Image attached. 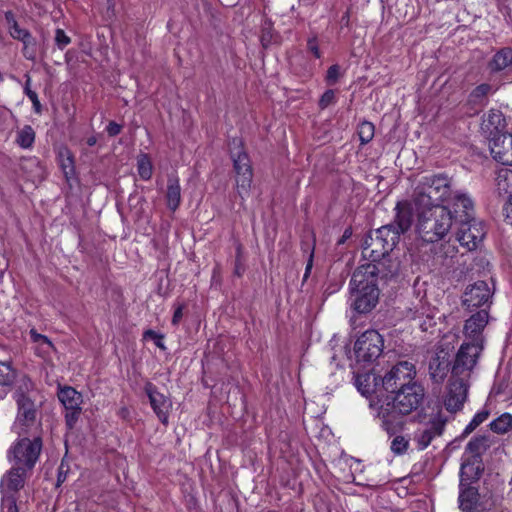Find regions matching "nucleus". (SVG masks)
I'll list each match as a JSON object with an SVG mask.
<instances>
[{
	"label": "nucleus",
	"instance_id": "obj_34",
	"mask_svg": "<svg viewBox=\"0 0 512 512\" xmlns=\"http://www.w3.org/2000/svg\"><path fill=\"white\" fill-rule=\"evenodd\" d=\"M58 162L67 179L75 173L74 157L67 147H61L58 150Z\"/></svg>",
	"mask_w": 512,
	"mask_h": 512
},
{
	"label": "nucleus",
	"instance_id": "obj_7",
	"mask_svg": "<svg viewBox=\"0 0 512 512\" xmlns=\"http://www.w3.org/2000/svg\"><path fill=\"white\" fill-rule=\"evenodd\" d=\"M399 267V263H392L387 269H383L379 264L364 263L360 265L353 273L349 287L350 290L357 289H378V277L387 278L393 276Z\"/></svg>",
	"mask_w": 512,
	"mask_h": 512
},
{
	"label": "nucleus",
	"instance_id": "obj_42",
	"mask_svg": "<svg viewBox=\"0 0 512 512\" xmlns=\"http://www.w3.org/2000/svg\"><path fill=\"white\" fill-rule=\"evenodd\" d=\"M15 378V371L8 362H0V385H10Z\"/></svg>",
	"mask_w": 512,
	"mask_h": 512
},
{
	"label": "nucleus",
	"instance_id": "obj_38",
	"mask_svg": "<svg viewBox=\"0 0 512 512\" xmlns=\"http://www.w3.org/2000/svg\"><path fill=\"white\" fill-rule=\"evenodd\" d=\"M490 429L497 434L507 433L512 429V415L503 413L490 423Z\"/></svg>",
	"mask_w": 512,
	"mask_h": 512
},
{
	"label": "nucleus",
	"instance_id": "obj_16",
	"mask_svg": "<svg viewBox=\"0 0 512 512\" xmlns=\"http://www.w3.org/2000/svg\"><path fill=\"white\" fill-rule=\"evenodd\" d=\"M493 158L503 165H512V134L495 135L489 141Z\"/></svg>",
	"mask_w": 512,
	"mask_h": 512
},
{
	"label": "nucleus",
	"instance_id": "obj_57",
	"mask_svg": "<svg viewBox=\"0 0 512 512\" xmlns=\"http://www.w3.org/2000/svg\"><path fill=\"white\" fill-rule=\"evenodd\" d=\"M30 83H31V79L29 76H27V79H26V83H25V87H24V92L25 94L28 96V92L29 91H32L31 88H30Z\"/></svg>",
	"mask_w": 512,
	"mask_h": 512
},
{
	"label": "nucleus",
	"instance_id": "obj_37",
	"mask_svg": "<svg viewBox=\"0 0 512 512\" xmlns=\"http://www.w3.org/2000/svg\"><path fill=\"white\" fill-rule=\"evenodd\" d=\"M5 19L7 21L8 27H9L10 35L13 38L21 40L26 44L28 42V40L31 38L29 32L27 30L21 29L19 27L12 12H6Z\"/></svg>",
	"mask_w": 512,
	"mask_h": 512
},
{
	"label": "nucleus",
	"instance_id": "obj_31",
	"mask_svg": "<svg viewBox=\"0 0 512 512\" xmlns=\"http://www.w3.org/2000/svg\"><path fill=\"white\" fill-rule=\"evenodd\" d=\"M436 309L427 305H422L420 310L415 312L414 319L418 321V325L422 331H428L435 322Z\"/></svg>",
	"mask_w": 512,
	"mask_h": 512
},
{
	"label": "nucleus",
	"instance_id": "obj_41",
	"mask_svg": "<svg viewBox=\"0 0 512 512\" xmlns=\"http://www.w3.org/2000/svg\"><path fill=\"white\" fill-rule=\"evenodd\" d=\"M358 135L361 144L369 143L374 137V125L371 122L363 121L358 127Z\"/></svg>",
	"mask_w": 512,
	"mask_h": 512
},
{
	"label": "nucleus",
	"instance_id": "obj_44",
	"mask_svg": "<svg viewBox=\"0 0 512 512\" xmlns=\"http://www.w3.org/2000/svg\"><path fill=\"white\" fill-rule=\"evenodd\" d=\"M494 88L487 83L478 85L471 93V97L474 99H481L486 97L489 93L493 92Z\"/></svg>",
	"mask_w": 512,
	"mask_h": 512
},
{
	"label": "nucleus",
	"instance_id": "obj_4",
	"mask_svg": "<svg viewBox=\"0 0 512 512\" xmlns=\"http://www.w3.org/2000/svg\"><path fill=\"white\" fill-rule=\"evenodd\" d=\"M419 212L417 232L428 243L438 242L449 233L455 214L448 205H436L432 208H417Z\"/></svg>",
	"mask_w": 512,
	"mask_h": 512
},
{
	"label": "nucleus",
	"instance_id": "obj_5",
	"mask_svg": "<svg viewBox=\"0 0 512 512\" xmlns=\"http://www.w3.org/2000/svg\"><path fill=\"white\" fill-rule=\"evenodd\" d=\"M30 474V471L11 465V468L2 476L0 481L2 512H18L15 496L24 487Z\"/></svg>",
	"mask_w": 512,
	"mask_h": 512
},
{
	"label": "nucleus",
	"instance_id": "obj_51",
	"mask_svg": "<svg viewBox=\"0 0 512 512\" xmlns=\"http://www.w3.org/2000/svg\"><path fill=\"white\" fill-rule=\"evenodd\" d=\"M505 220L512 225V197L509 198L508 202L504 206Z\"/></svg>",
	"mask_w": 512,
	"mask_h": 512
},
{
	"label": "nucleus",
	"instance_id": "obj_48",
	"mask_svg": "<svg viewBox=\"0 0 512 512\" xmlns=\"http://www.w3.org/2000/svg\"><path fill=\"white\" fill-rule=\"evenodd\" d=\"M335 94L332 90H327L321 97L319 105L321 108H326L334 100Z\"/></svg>",
	"mask_w": 512,
	"mask_h": 512
},
{
	"label": "nucleus",
	"instance_id": "obj_8",
	"mask_svg": "<svg viewBox=\"0 0 512 512\" xmlns=\"http://www.w3.org/2000/svg\"><path fill=\"white\" fill-rule=\"evenodd\" d=\"M384 341L376 330L362 333L354 344V358L358 365L365 366L373 363L383 352Z\"/></svg>",
	"mask_w": 512,
	"mask_h": 512
},
{
	"label": "nucleus",
	"instance_id": "obj_35",
	"mask_svg": "<svg viewBox=\"0 0 512 512\" xmlns=\"http://www.w3.org/2000/svg\"><path fill=\"white\" fill-rule=\"evenodd\" d=\"M489 447V440L486 436H476L472 438L467 446L466 451L471 454L474 461L480 462L479 458L482 452Z\"/></svg>",
	"mask_w": 512,
	"mask_h": 512
},
{
	"label": "nucleus",
	"instance_id": "obj_46",
	"mask_svg": "<svg viewBox=\"0 0 512 512\" xmlns=\"http://www.w3.org/2000/svg\"><path fill=\"white\" fill-rule=\"evenodd\" d=\"M340 76V67L338 65H332L326 74V81L329 85H333L337 82Z\"/></svg>",
	"mask_w": 512,
	"mask_h": 512
},
{
	"label": "nucleus",
	"instance_id": "obj_58",
	"mask_svg": "<svg viewBox=\"0 0 512 512\" xmlns=\"http://www.w3.org/2000/svg\"><path fill=\"white\" fill-rule=\"evenodd\" d=\"M145 337H150V338H159V336L152 330H148L145 332L144 334Z\"/></svg>",
	"mask_w": 512,
	"mask_h": 512
},
{
	"label": "nucleus",
	"instance_id": "obj_39",
	"mask_svg": "<svg viewBox=\"0 0 512 512\" xmlns=\"http://www.w3.org/2000/svg\"><path fill=\"white\" fill-rule=\"evenodd\" d=\"M137 171L142 180H149L152 177L153 166L147 154H140L138 156Z\"/></svg>",
	"mask_w": 512,
	"mask_h": 512
},
{
	"label": "nucleus",
	"instance_id": "obj_25",
	"mask_svg": "<svg viewBox=\"0 0 512 512\" xmlns=\"http://www.w3.org/2000/svg\"><path fill=\"white\" fill-rule=\"evenodd\" d=\"M371 235L381 242L382 247H384V251L392 252L398 243L400 233L394 226L386 225L378 228Z\"/></svg>",
	"mask_w": 512,
	"mask_h": 512
},
{
	"label": "nucleus",
	"instance_id": "obj_17",
	"mask_svg": "<svg viewBox=\"0 0 512 512\" xmlns=\"http://www.w3.org/2000/svg\"><path fill=\"white\" fill-rule=\"evenodd\" d=\"M491 296L490 289L486 282L477 281L468 286L463 294L462 303L467 309L480 307L488 302Z\"/></svg>",
	"mask_w": 512,
	"mask_h": 512
},
{
	"label": "nucleus",
	"instance_id": "obj_49",
	"mask_svg": "<svg viewBox=\"0 0 512 512\" xmlns=\"http://www.w3.org/2000/svg\"><path fill=\"white\" fill-rule=\"evenodd\" d=\"M28 98L30 99V101L33 104V109H34L35 113L40 114L42 111V106L39 101L37 93L35 91H29Z\"/></svg>",
	"mask_w": 512,
	"mask_h": 512
},
{
	"label": "nucleus",
	"instance_id": "obj_21",
	"mask_svg": "<svg viewBox=\"0 0 512 512\" xmlns=\"http://www.w3.org/2000/svg\"><path fill=\"white\" fill-rule=\"evenodd\" d=\"M445 426V420L440 417L433 418L427 427L419 429L415 433V441L417 442L418 448L423 450L427 448L431 441L442 434Z\"/></svg>",
	"mask_w": 512,
	"mask_h": 512
},
{
	"label": "nucleus",
	"instance_id": "obj_28",
	"mask_svg": "<svg viewBox=\"0 0 512 512\" xmlns=\"http://www.w3.org/2000/svg\"><path fill=\"white\" fill-rule=\"evenodd\" d=\"M22 169L26 173L28 180L33 183L41 182L46 175L44 166L35 157L24 160Z\"/></svg>",
	"mask_w": 512,
	"mask_h": 512
},
{
	"label": "nucleus",
	"instance_id": "obj_14",
	"mask_svg": "<svg viewBox=\"0 0 512 512\" xmlns=\"http://www.w3.org/2000/svg\"><path fill=\"white\" fill-rule=\"evenodd\" d=\"M362 254L365 259L369 260L368 263L379 264L383 269H387L392 263H398L391 258L390 251H384L381 242L372 235L365 240Z\"/></svg>",
	"mask_w": 512,
	"mask_h": 512
},
{
	"label": "nucleus",
	"instance_id": "obj_43",
	"mask_svg": "<svg viewBox=\"0 0 512 512\" xmlns=\"http://www.w3.org/2000/svg\"><path fill=\"white\" fill-rule=\"evenodd\" d=\"M409 447V440L404 436L398 435L394 437L390 444V449L395 455L404 454Z\"/></svg>",
	"mask_w": 512,
	"mask_h": 512
},
{
	"label": "nucleus",
	"instance_id": "obj_40",
	"mask_svg": "<svg viewBox=\"0 0 512 512\" xmlns=\"http://www.w3.org/2000/svg\"><path fill=\"white\" fill-rule=\"evenodd\" d=\"M31 337L34 342L38 343V350L41 351L43 355L50 354V352L54 349L52 342L46 336L31 330Z\"/></svg>",
	"mask_w": 512,
	"mask_h": 512
},
{
	"label": "nucleus",
	"instance_id": "obj_27",
	"mask_svg": "<svg viewBox=\"0 0 512 512\" xmlns=\"http://www.w3.org/2000/svg\"><path fill=\"white\" fill-rule=\"evenodd\" d=\"M481 473L480 462L474 460H465L460 468V487L468 486L470 483L478 479Z\"/></svg>",
	"mask_w": 512,
	"mask_h": 512
},
{
	"label": "nucleus",
	"instance_id": "obj_56",
	"mask_svg": "<svg viewBox=\"0 0 512 512\" xmlns=\"http://www.w3.org/2000/svg\"><path fill=\"white\" fill-rule=\"evenodd\" d=\"M313 254L310 255V258H309V261L307 263V266H306V270H305V275H304V278H307L308 277V274L310 273L311 271V268H312V262H313Z\"/></svg>",
	"mask_w": 512,
	"mask_h": 512
},
{
	"label": "nucleus",
	"instance_id": "obj_3",
	"mask_svg": "<svg viewBox=\"0 0 512 512\" xmlns=\"http://www.w3.org/2000/svg\"><path fill=\"white\" fill-rule=\"evenodd\" d=\"M455 222L460 223L457 231V241L468 251L478 248L485 236L484 226L481 221L473 217V202L466 194L454 196Z\"/></svg>",
	"mask_w": 512,
	"mask_h": 512
},
{
	"label": "nucleus",
	"instance_id": "obj_52",
	"mask_svg": "<svg viewBox=\"0 0 512 512\" xmlns=\"http://www.w3.org/2000/svg\"><path fill=\"white\" fill-rule=\"evenodd\" d=\"M121 126L115 122H110L106 128L110 136H116L121 132Z\"/></svg>",
	"mask_w": 512,
	"mask_h": 512
},
{
	"label": "nucleus",
	"instance_id": "obj_29",
	"mask_svg": "<svg viewBox=\"0 0 512 512\" xmlns=\"http://www.w3.org/2000/svg\"><path fill=\"white\" fill-rule=\"evenodd\" d=\"M58 398L66 410L80 409L82 396L72 387H63L59 389Z\"/></svg>",
	"mask_w": 512,
	"mask_h": 512
},
{
	"label": "nucleus",
	"instance_id": "obj_20",
	"mask_svg": "<svg viewBox=\"0 0 512 512\" xmlns=\"http://www.w3.org/2000/svg\"><path fill=\"white\" fill-rule=\"evenodd\" d=\"M352 296V306L358 313H368L377 304L379 298V289L372 290H350Z\"/></svg>",
	"mask_w": 512,
	"mask_h": 512
},
{
	"label": "nucleus",
	"instance_id": "obj_11",
	"mask_svg": "<svg viewBox=\"0 0 512 512\" xmlns=\"http://www.w3.org/2000/svg\"><path fill=\"white\" fill-rule=\"evenodd\" d=\"M415 375L416 371L412 363L407 361L399 362L383 377L382 389L389 394H393L406 386L416 383L413 381Z\"/></svg>",
	"mask_w": 512,
	"mask_h": 512
},
{
	"label": "nucleus",
	"instance_id": "obj_24",
	"mask_svg": "<svg viewBox=\"0 0 512 512\" xmlns=\"http://www.w3.org/2000/svg\"><path fill=\"white\" fill-rule=\"evenodd\" d=\"M481 128L488 133L491 138L495 135H500L501 131L505 128V118L501 111L492 109L484 117Z\"/></svg>",
	"mask_w": 512,
	"mask_h": 512
},
{
	"label": "nucleus",
	"instance_id": "obj_30",
	"mask_svg": "<svg viewBox=\"0 0 512 512\" xmlns=\"http://www.w3.org/2000/svg\"><path fill=\"white\" fill-rule=\"evenodd\" d=\"M166 201L168 208L172 211H175L181 203V187L176 177L168 178Z\"/></svg>",
	"mask_w": 512,
	"mask_h": 512
},
{
	"label": "nucleus",
	"instance_id": "obj_47",
	"mask_svg": "<svg viewBox=\"0 0 512 512\" xmlns=\"http://www.w3.org/2000/svg\"><path fill=\"white\" fill-rule=\"evenodd\" d=\"M80 409L67 410L65 415L66 424L69 428H72L77 421Z\"/></svg>",
	"mask_w": 512,
	"mask_h": 512
},
{
	"label": "nucleus",
	"instance_id": "obj_23",
	"mask_svg": "<svg viewBox=\"0 0 512 512\" xmlns=\"http://www.w3.org/2000/svg\"><path fill=\"white\" fill-rule=\"evenodd\" d=\"M395 210H396L395 223L397 226L395 228L401 234V233L406 232L412 225V221H413L412 204L409 201H400L397 203Z\"/></svg>",
	"mask_w": 512,
	"mask_h": 512
},
{
	"label": "nucleus",
	"instance_id": "obj_62",
	"mask_svg": "<svg viewBox=\"0 0 512 512\" xmlns=\"http://www.w3.org/2000/svg\"><path fill=\"white\" fill-rule=\"evenodd\" d=\"M62 479H63V476H61V473H60L58 476V482L62 481Z\"/></svg>",
	"mask_w": 512,
	"mask_h": 512
},
{
	"label": "nucleus",
	"instance_id": "obj_12",
	"mask_svg": "<svg viewBox=\"0 0 512 512\" xmlns=\"http://www.w3.org/2000/svg\"><path fill=\"white\" fill-rule=\"evenodd\" d=\"M483 346L477 342H464L458 350L452 367L453 377H467L475 367Z\"/></svg>",
	"mask_w": 512,
	"mask_h": 512
},
{
	"label": "nucleus",
	"instance_id": "obj_1",
	"mask_svg": "<svg viewBox=\"0 0 512 512\" xmlns=\"http://www.w3.org/2000/svg\"><path fill=\"white\" fill-rule=\"evenodd\" d=\"M424 398V389L418 383L406 386L377 401L371 400L370 407L375 417L381 421V427L389 434H394L401 425V417L416 410Z\"/></svg>",
	"mask_w": 512,
	"mask_h": 512
},
{
	"label": "nucleus",
	"instance_id": "obj_45",
	"mask_svg": "<svg viewBox=\"0 0 512 512\" xmlns=\"http://www.w3.org/2000/svg\"><path fill=\"white\" fill-rule=\"evenodd\" d=\"M55 41L59 49H64L70 43V38L62 29H57L55 33Z\"/></svg>",
	"mask_w": 512,
	"mask_h": 512
},
{
	"label": "nucleus",
	"instance_id": "obj_32",
	"mask_svg": "<svg viewBox=\"0 0 512 512\" xmlns=\"http://www.w3.org/2000/svg\"><path fill=\"white\" fill-rule=\"evenodd\" d=\"M512 64V48H503L495 53L489 62V68L493 72L502 71Z\"/></svg>",
	"mask_w": 512,
	"mask_h": 512
},
{
	"label": "nucleus",
	"instance_id": "obj_59",
	"mask_svg": "<svg viewBox=\"0 0 512 512\" xmlns=\"http://www.w3.org/2000/svg\"><path fill=\"white\" fill-rule=\"evenodd\" d=\"M96 142H97V139H96V137H95V136H91V137H89V138L87 139V144H88L89 146H94V145L96 144Z\"/></svg>",
	"mask_w": 512,
	"mask_h": 512
},
{
	"label": "nucleus",
	"instance_id": "obj_15",
	"mask_svg": "<svg viewBox=\"0 0 512 512\" xmlns=\"http://www.w3.org/2000/svg\"><path fill=\"white\" fill-rule=\"evenodd\" d=\"M467 385L465 377H453L449 382L446 395L444 397V406L449 412H456L461 409L466 399Z\"/></svg>",
	"mask_w": 512,
	"mask_h": 512
},
{
	"label": "nucleus",
	"instance_id": "obj_53",
	"mask_svg": "<svg viewBox=\"0 0 512 512\" xmlns=\"http://www.w3.org/2000/svg\"><path fill=\"white\" fill-rule=\"evenodd\" d=\"M489 413L487 411H480L474 415L472 418V421L474 424L479 426L481 423H483L488 418Z\"/></svg>",
	"mask_w": 512,
	"mask_h": 512
},
{
	"label": "nucleus",
	"instance_id": "obj_33",
	"mask_svg": "<svg viewBox=\"0 0 512 512\" xmlns=\"http://www.w3.org/2000/svg\"><path fill=\"white\" fill-rule=\"evenodd\" d=\"M496 189L500 195L512 197V170L502 168L498 171L496 177Z\"/></svg>",
	"mask_w": 512,
	"mask_h": 512
},
{
	"label": "nucleus",
	"instance_id": "obj_9",
	"mask_svg": "<svg viewBox=\"0 0 512 512\" xmlns=\"http://www.w3.org/2000/svg\"><path fill=\"white\" fill-rule=\"evenodd\" d=\"M458 334L448 332L439 342L435 357L430 360L429 372L435 382H441L446 377L450 368V354L458 343Z\"/></svg>",
	"mask_w": 512,
	"mask_h": 512
},
{
	"label": "nucleus",
	"instance_id": "obj_63",
	"mask_svg": "<svg viewBox=\"0 0 512 512\" xmlns=\"http://www.w3.org/2000/svg\"><path fill=\"white\" fill-rule=\"evenodd\" d=\"M62 479H63V476H61V473H60L58 476V482L62 481Z\"/></svg>",
	"mask_w": 512,
	"mask_h": 512
},
{
	"label": "nucleus",
	"instance_id": "obj_55",
	"mask_svg": "<svg viewBox=\"0 0 512 512\" xmlns=\"http://www.w3.org/2000/svg\"><path fill=\"white\" fill-rule=\"evenodd\" d=\"M478 426L474 424V422L471 420L469 424L464 429V434H470L472 431H474Z\"/></svg>",
	"mask_w": 512,
	"mask_h": 512
},
{
	"label": "nucleus",
	"instance_id": "obj_26",
	"mask_svg": "<svg viewBox=\"0 0 512 512\" xmlns=\"http://www.w3.org/2000/svg\"><path fill=\"white\" fill-rule=\"evenodd\" d=\"M479 493L476 488L468 485L460 487L459 507L463 512H476Z\"/></svg>",
	"mask_w": 512,
	"mask_h": 512
},
{
	"label": "nucleus",
	"instance_id": "obj_10",
	"mask_svg": "<svg viewBox=\"0 0 512 512\" xmlns=\"http://www.w3.org/2000/svg\"><path fill=\"white\" fill-rule=\"evenodd\" d=\"M14 398L18 405V413L13 424V430L18 435L36 432L39 424L36 421V409L34 403L22 392H16Z\"/></svg>",
	"mask_w": 512,
	"mask_h": 512
},
{
	"label": "nucleus",
	"instance_id": "obj_19",
	"mask_svg": "<svg viewBox=\"0 0 512 512\" xmlns=\"http://www.w3.org/2000/svg\"><path fill=\"white\" fill-rule=\"evenodd\" d=\"M487 323L488 313L484 309L477 311L465 321L463 332L465 337L470 340L469 342H477L482 345V332Z\"/></svg>",
	"mask_w": 512,
	"mask_h": 512
},
{
	"label": "nucleus",
	"instance_id": "obj_36",
	"mask_svg": "<svg viewBox=\"0 0 512 512\" xmlns=\"http://www.w3.org/2000/svg\"><path fill=\"white\" fill-rule=\"evenodd\" d=\"M15 142L23 149L31 148L35 142L34 129L30 125H25L22 128H19L16 131Z\"/></svg>",
	"mask_w": 512,
	"mask_h": 512
},
{
	"label": "nucleus",
	"instance_id": "obj_18",
	"mask_svg": "<svg viewBox=\"0 0 512 512\" xmlns=\"http://www.w3.org/2000/svg\"><path fill=\"white\" fill-rule=\"evenodd\" d=\"M145 391L150 400L151 407L158 419L163 424H167L169 413L172 408L171 400L164 394L157 391L156 387L151 383L146 384Z\"/></svg>",
	"mask_w": 512,
	"mask_h": 512
},
{
	"label": "nucleus",
	"instance_id": "obj_61",
	"mask_svg": "<svg viewBox=\"0 0 512 512\" xmlns=\"http://www.w3.org/2000/svg\"><path fill=\"white\" fill-rule=\"evenodd\" d=\"M156 345L159 346V347H163V345L161 343V338L160 337L158 338V341H156Z\"/></svg>",
	"mask_w": 512,
	"mask_h": 512
},
{
	"label": "nucleus",
	"instance_id": "obj_54",
	"mask_svg": "<svg viewBox=\"0 0 512 512\" xmlns=\"http://www.w3.org/2000/svg\"><path fill=\"white\" fill-rule=\"evenodd\" d=\"M182 316H183V306L180 305L174 311L173 318H172V323L174 325H177L180 322Z\"/></svg>",
	"mask_w": 512,
	"mask_h": 512
},
{
	"label": "nucleus",
	"instance_id": "obj_50",
	"mask_svg": "<svg viewBox=\"0 0 512 512\" xmlns=\"http://www.w3.org/2000/svg\"><path fill=\"white\" fill-rule=\"evenodd\" d=\"M308 49L314 54L316 58H320L321 53L318 47L317 39L315 37L308 40Z\"/></svg>",
	"mask_w": 512,
	"mask_h": 512
},
{
	"label": "nucleus",
	"instance_id": "obj_22",
	"mask_svg": "<svg viewBox=\"0 0 512 512\" xmlns=\"http://www.w3.org/2000/svg\"><path fill=\"white\" fill-rule=\"evenodd\" d=\"M377 377L371 373L357 374L355 385L357 390L365 397L376 394V401L383 397L382 386L378 387ZM375 401V399H373Z\"/></svg>",
	"mask_w": 512,
	"mask_h": 512
},
{
	"label": "nucleus",
	"instance_id": "obj_6",
	"mask_svg": "<svg viewBox=\"0 0 512 512\" xmlns=\"http://www.w3.org/2000/svg\"><path fill=\"white\" fill-rule=\"evenodd\" d=\"M42 450V441L39 437L33 440L21 438L15 441L8 450L7 458L11 465L21 467L32 472Z\"/></svg>",
	"mask_w": 512,
	"mask_h": 512
},
{
	"label": "nucleus",
	"instance_id": "obj_2",
	"mask_svg": "<svg viewBox=\"0 0 512 512\" xmlns=\"http://www.w3.org/2000/svg\"><path fill=\"white\" fill-rule=\"evenodd\" d=\"M461 192L451 191L450 181L445 175H427L420 178L413 195L416 208H432L436 205H443L445 201L448 206L452 205L454 210L458 209L454 204V196Z\"/></svg>",
	"mask_w": 512,
	"mask_h": 512
},
{
	"label": "nucleus",
	"instance_id": "obj_13",
	"mask_svg": "<svg viewBox=\"0 0 512 512\" xmlns=\"http://www.w3.org/2000/svg\"><path fill=\"white\" fill-rule=\"evenodd\" d=\"M231 157L236 172V191L245 199L249 195L253 176L250 161L248 155L240 149L237 152L231 151Z\"/></svg>",
	"mask_w": 512,
	"mask_h": 512
},
{
	"label": "nucleus",
	"instance_id": "obj_60",
	"mask_svg": "<svg viewBox=\"0 0 512 512\" xmlns=\"http://www.w3.org/2000/svg\"><path fill=\"white\" fill-rule=\"evenodd\" d=\"M350 234H351V232H350L349 230H346V231L344 232L343 238L341 239V241H340L339 243H343V242H344V240H345V238L349 237V236H350Z\"/></svg>",
	"mask_w": 512,
	"mask_h": 512
}]
</instances>
